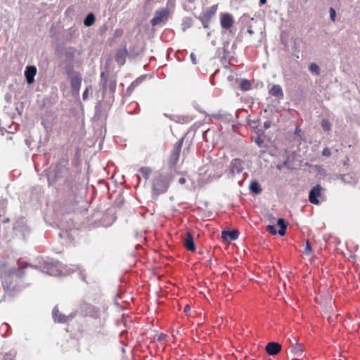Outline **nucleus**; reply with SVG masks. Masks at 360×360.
Instances as JSON below:
<instances>
[{
    "label": "nucleus",
    "mask_w": 360,
    "mask_h": 360,
    "mask_svg": "<svg viewBox=\"0 0 360 360\" xmlns=\"http://www.w3.org/2000/svg\"><path fill=\"white\" fill-rule=\"evenodd\" d=\"M240 87L242 89L246 91V90H248L250 89V83L249 81L248 80H243L241 81L240 82Z\"/></svg>",
    "instance_id": "nucleus-17"
},
{
    "label": "nucleus",
    "mask_w": 360,
    "mask_h": 360,
    "mask_svg": "<svg viewBox=\"0 0 360 360\" xmlns=\"http://www.w3.org/2000/svg\"><path fill=\"white\" fill-rule=\"evenodd\" d=\"M269 94L271 96H274L276 97L277 98H281L283 97V91L280 86L278 85H274L270 89H269Z\"/></svg>",
    "instance_id": "nucleus-9"
},
{
    "label": "nucleus",
    "mask_w": 360,
    "mask_h": 360,
    "mask_svg": "<svg viewBox=\"0 0 360 360\" xmlns=\"http://www.w3.org/2000/svg\"><path fill=\"white\" fill-rule=\"evenodd\" d=\"M49 274L54 275V276H57V275L60 274V273H58V271H56L55 269H51L49 271Z\"/></svg>",
    "instance_id": "nucleus-20"
},
{
    "label": "nucleus",
    "mask_w": 360,
    "mask_h": 360,
    "mask_svg": "<svg viewBox=\"0 0 360 360\" xmlns=\"http://www.w3.org/2000/svg\"><path fill=\"white\" fill-rule=\"evenodd\" d=\"M266 350L269 355H276L281 350V345L277 342H271L266 345Z\"/></svg>",
    "instance_id": "nucleus-4"
},
{
    "label": "nucleus",
    "mask_w": 360,
    "mask_h": 360,
    "mask_svg": "<svg viewBox=\"0 0 360 360\" xmlns=\"http://www.w3.org/2000/svg\"><path fill=\"white\" fill-rule=\"evenodd\" d=\"M248 32H249L250 34H252V32H252V30H248Z\"/></svg>",
    "instance_id": "nucleus-31"
},
{
    "label": "nucleus",
    "mask_w": 360,
    "mask_h": 360,
    "mask_svg": "<svg viewBox=\"0 0 360 360\" xmlns=\"http://www.w3.org/2000/svg\"><path fill=\"white\" fill-rule=\"evenodd\" d=\"M322 127L324 130L328 131L330 129V124L326 120L322 122Z\"/></svg>",
    "instance_id": "nucleus-18"
},
{
    "label": "nucleus",
    "mask_w": 360,
    "mask_h": 360,
    "mask_svg": "<svg viewBox=\"0 0 360 360\" xmlns=\"http://www.w3.org/2000/svg\"><path fill=\"white\" fill-rule=\"evenodd\" d=\"M312 252H313V250H312V248H311V247L310 245V243H309V241H307L306 242L305 248L304 250V253L307 256H311L312 255Z\"/></svg>",
    "instance_id": "nucleus-16"
},
{
    "label": "nucleus",
    "mask_w": 360,
    "mask_h": 360,
    "mask_svg": "<svg viewBox=\"0 0 360 360\" xmlns=\"http://www.w3.org/2000/svg\"><path fill=\"white\" fill-rule=\"evenodd\" d=\"M191 60H192L193 63L195 64V63H196V61H195V56H194V54H193V53H192V54L191 55Z\"/></svg>",
    "instance_id": "nucleus-21"
},
{
    "label": "nucleus",
    "mask_w": 360,
    "mask_h": 360,
    "mask_svg": "<svg viewBox=\"0 0 360 360\" xmlns=\"http://www.w3.org/2000/svg\"><path fill=\"white\" fill-rule=\"evenodd\" d=\"M37 74V68L34 66L27 67L25 71V76L26 77L27 82L30 84L34 82V77Z\"/></svg>",
    "instance_id": "nucleus-3"
},
{
    "label": "nucleus",
    "mask_w": 360,
    "mask_h": 360,
    "mask_svg": "<svg viewBox=\"0 0 360 360\" xmlns=\"http://www.w3.org/2000/svg\"><path fill=\"white\" fill-rule=\"evenodd\" d=\"M268 231H269L271 234L275 235L276 233V228L274 225H269L266 227Z\"/></svg>",
    "instance_id": "nucleus-19"
},
{
    "label": "nucleus",
    "mask_w": 360,
    "mask_h": 360,
    "mask_svg": "<svg viewBox=\"0 0 360 360\" xmlns=\"http://www.w3.org/2000/svg\"><path fill=\"white\" fill-rule=\"evenodd\" d=\"M169 16V12L165 9H162L156 12L153 22L155 25L159 24L161 22L167 19Z\"/></svg>",
    "instance_id": "nucleus-2"
},
{
    "label": "nucleus",
    "mask_w": 360,
    "mask_h": 360,
    "mask_svg": "<svg viewBox=\"0 0 360 360\" xmlns=\"http://www.w3.org/2000/svg\"><path fill=\"white\" fill-rule=\"evenodd\" d=\"M256 142L257 143L258 145H260L262 141L260 140V138H259L258 139L256 140Z\"/></svg>",
    "instance_id": "nucleus-26"
},
{
    "label": "nucleus",
    "mask_w": 360,
    "mask_h": 360,
    "mask_svg": "<svg viewBox=\"0 0 360 360\" xmlns=\"http://www.w3.org/2000/svg\"><path fill=\"white\" fill-rule=\"evenodd\" d=\"M68 76L72 89L75 91H78L82 81L80 75L77 72L70 71L68 73Z\"/></svg>",
    "instance_id": "nucleus-1"
},
{
    "label": "nucleus",
    "mask_w": 360,
    "mask_h": 360,
    "mask_svg": "<svg viewBox=\"0 0 360 360\" xmlns=\"http://www.w3.org/2000/svg\"><path fill=\"white\" fill-rule=\"evenodd\" d=\"M216 11H217V8L212 7L211 15H213L216 12Z\"/></svg>",
    "instance_id": "nucleus-25"
},
{
    "label": "nucleus",
    "mask_w": 360,
    "mask_h": 360,
    "mask_svg": "<svg viewBox=\"0 0 360 360\" xmlns=\"http://www.w3.org/2000/svg\"><path fill=\"white\" fill-rule=\"evenodd\" d=\"M278 226H280V230L278 231V234L281 236H283L285 233V225L284 223V220L283 219H279L277 221Z\"/></svg>",
    "instance_id": "nucleus-13"
},
{
    "label": "nucleus",
    "mask_w": 360,
    "mask_h": 360,
    "mask_svg": "<svg viewBox=\"0 0 360 360\" xmlns=\"http://www.w3.org/2000/svg\"><path fill=\"white\" fill-rule=\"evenodd\" d=\"M233 22V17L229 13L221 15V25L224 28H229Z\"/></svg>",
    "instance_id": "nucleus-5"
},
{
    "label": "nucleus",
    "mask_w": 360,
    "mask_h": 360,
    "mask_svg": "<svg viewBox=\"0 0 360 360\" xmlns=\"http://www.w3.org/2000/svg\"><path fill=\"white\" fill-rule=\"evenodd\" d=\"M189 309H190V307H189V306H186V307H185L184 310H185L186 311H188Z\"/></svg>",
    "instance_id": "nucleus-28"
},
{
    "label": "nucleus",
    "mask_w": 360,
    "mask_h": 360,
    "mask_svg": "<svg viewBox=\"0 0 360 360\" xmlns=\"http://www.w3.org/2000/svg\"><path fill=\"white\" fill-rule=\"evenodd\" d=\"M250 191L255 194L259 193L261 191L260 186L257 182H252L250 185Z\"/></svg>",
    "instance_id": "nucleus-15"
},
{
    "label": "nucleus",
    "mask_w": 360,
    "mask_h": 360,
    "mask_svg": "<svg viewBox=\"0 0 360 360\" xmlns=\"http://www.w3.org/2000/svg\"><path fill=\"white\" fill-rule=\"evenodd\" d=\"M269 127H270V123H269V122H266L264 123V127H265L266 129H267V128H269Z\"/></svg>",
    "instance_id": "nucleus-24"
},
{
    "label": "nucleus",
    "mask_w": 360,
    "mask_h": 360,
    "mask_svg": "<svg viewBox=\"0 0 360 360\" xmlns=\"http://www.w3.org/2000/svg\"><path fill=\"white\" fill-rule=\"evenodd\" d=\"M87 91H86L84 93V97H85L86 96H87Z\"/></svg>",
    "instance_id": "nucleus-30"
},
{
    "label": "nucleus",
    "mask_w": 360,
    "mask_h": 360,
    "mask_svg": "<svg viewBox=\"0 0 360 360\" xmlns=\"http://www.w3.org/2000/svg\"><path fill=\"white\" fill-rule=\"evenodd\" d=\"M223 239L225 241L231 242V240H236L238 237V233L237 231H224L221 233Z\"/></svg>",
    "instance_id": "nucleus-7"
},
{
    "label": "nucleus",
    "mask_w": 360,
    "mask_h": 360,
    "mask_svg": "<svg viewBox=\"0 0 360 360\" xmlns=\"http://www.w3.org/2000/svg\"><path fill=\"white\" fill-rule=\"evenodd\" d=\"M184 244L188 250H191V251L195 250L194 240H193L192 236L190 233H187L186 238H185V240H184Z\"/></svg>",
    "instance_id": "nucleus-10"
},
{
    "label": "nucleus",
    "mask_w": 360,
    "mask_h": 360,
    "mask_svg": "<svg viewBox=\"0 0 360 360\" xmlns=\"http://www.w3.org/2000/svg\"><path fill=\"white\" fill-rule=\"evenodd\" d=\"M304 347L296 343L294 345L291 347L290 352L296 356H301L304 353Z\"/></svg>",
    "instance_id": "nucleus-8"
},
{
    "label": "nucleus",
    "mask_w": 360,
    "mask_h": 360,
    "mask_svg": "<svg viewBox=\"0 0 360 360\" xmlns=\"http://www.w3.org/2000/svg\"><path fill=\"white\" fill-rule=\"evenodd\" d=\"M165 335H164V334H160V335L158 336V340H164V339H165Z\"/></svg>",
    "instance_id": "nucleus-22"
},
{
    "label": "nucleus",
    "mask_w": 360,
    "mask_h": 360,
    "mask_svg": "<svg viewBox=\"0 0 360 360\" xmlns=\"http://www.w3.org/2000/svg\"><path fill=\"white\" fill-rule=\"evenodd\" d=\"M321 194V188L319 186L313 188L309 193V200L311 203L317 205L319 203L318 197Z\"/></svg>",
    "instance_id": "nucleus-6"
},
{
    "label": "nucleus",
    "mask_w": 360,
    "mask_h": 360,
    "mask_svg": "<svg viewBox=\"0 0 360 360\" xmlns=\"http://www.w3.org/2000/svg\"><path fill=\"white\" fill-rule=\"evenodd\" d=\"M309 70L312 74L315 75H319L320 74L319 66L316 63H311L309 66Z\"/></svg>",
    "instance_id": "nucleus-14"
},
{
    "label": "nucleus",
    "mask_w": 360,
    "mask_h": 360,
    "mask_svg": "<svg viewBox=\"0 0 360 360\" xmlns=\"http://www.w3.org/2000/svg\"><path fill=\"white\" fill-rule=\"evenodd\" d=\"M87 91H86L84 93V97H85L86 96H87Z\"/></svg>",
    "instance_id": "nucleus-29"
},
{
    "label": "nucleus",
    "mask_w": 360,
    "mask_h": 360,
    "mask_svg": "<svg viewBox=\"0 0 360 360\" xmlns=\"http://www.w3.org/2000/svg\"><path fill=\"white\" fill-rule=\"evenodd\" d=\"M261 4H264L266 2V0H259Z\"/></svg>",
    "instance_id": "nucleus-27"
},
{
    "label": "nucleus",
    "mask_w": 360,
    "mask_h": 360,
    "mask_svg": "<svg viewBox=\"0 0 360 360\" xmlns=\"http://www.w3.org/2000/svg\"><path fill=\"white\" fill-rule=\"evenodd\" d=\"M185 181H186V179H185L184 178H181V179H179V183H180L181 184H184L185 183Z\"/></svg>",
    "instance_id": "nucleus-23"
},
{
    "label": "nucleus",
    "mask_w": 360,
    "mask_h": 360,
    "mask_svg": "<svg viewBox=\"0 0 360 360\" xmlns=\"http://www.w3.org/2000/svg\"><path fill=\"white\" fill-rule=\"evenodd\" d=\"M95 22V17L92 13H89L84 19V25L86 27L91 26Z\"/></svg>",
    "instance_id": "nucleus-12"
},
{
    "label": "nucleus",
    "mask_w": 360,
    "mask_h": 360,
    "mask_svg": "<svg viewBox=\"0 0 360 360\" xmlns=\"http://www.w3.org/2000/svg\"><path fill=\"white\" fill-rule=\"evenodd\" d=\"M53 319L56 321L63 322L65 321V317L62 316L58 309H54L53 311Z\"/></svg>",
    "instance_id": "nucleus-11"
}]
</instances>
